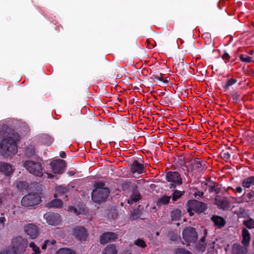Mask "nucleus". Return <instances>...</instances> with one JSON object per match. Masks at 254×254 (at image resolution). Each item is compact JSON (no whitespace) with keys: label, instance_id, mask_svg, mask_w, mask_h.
<instances>
[{"label":"nucleus","instance_id":"obj_1","mask_svg":"<svg viewBox=\"0 0 254 254\" xmlns=\"http://www.w3.org/2000/svg\"><path fill=\"white\" fill-rule=\"evenodd\" d=\"M17 140L15 136H9L2 139L0 136V154L8 157L16 154L17 150Z\"/></svg>","mask_w":254,"mask_h":254},{"label":"nucleus","instance_id":"obj_2","mask_svg":"<svg viewBox=\"0 0 254 254\" xmlns=\"http://www.w3.org/2000/svg\"><path fill=\"white\" fill-rule=\"evenodd\" d=\"M166 180L170 183V188H175L177 186H179L183 184V179L178 172L169 171L166 173Z\"/></svg>","mask_w":254,"mask_h":254},{"label":"nucleus","instance_id":"obj_3","mask_svg":"<svg viewBox=\"0 0 254 254\" xmlns=\"http://www.w3.org/2000/svg\"><path fill=\"white\" fill-rule=\"evenodd\" d=\"M11 245L13 250L17 253L20 254L25 251L28 246V241L21 236H16L12 239Z\"/></svg>","mask_w":254,"mask_h":254},{"label":"nucleus","instance_id":"obj_4","mask_svg":"<svg viewBox=\"0 0 254 254\" xmlns=\"http://www.w3.org/2000/svg\"><path fill=\"white\" fill-rule=\"evenodd\" d=\"M24 166L30 173L38 177L42 176L43 169L40 163L33 161H26L24 163Z\"/></svg>","mask_w":254,"mask_h":254},{"label":"nucleus","instance_id":"obj_5","mask_svg":"<svg viewBox=\"0 0 254 254\" xmlns=\"http://www.w3.org/2000/svg\"><path fill=\"white\" fill-rule=\"evenodd\" d=\"M187 211L190 216H192L193 213L192 211L200 213L204 211L206 208V204L196 200H190L187 203Z\"/></svg>","mask_w":254,"mask_h":254},{"label":"nucleus","instance_id":"obj_6","mask_svg":"<svg viewBox=\"0 0 254 254\" xmlns=\"http://www.w3.org/2000/svg\"><path fill=\"white\" fill-rule=\"evenodd\" d=\"M41 201V197L38 193H29L23 196L21 199L22 205L26 207L37 205Z\"/></svg>","mask_w":254,"mask_h":254},{"label":"nucleus","instance_id":"obj_7","mask_svg":"<svg viewBox=\"0 0 254 254\" xmlns=\"http://www.w3.org/2000/svg\"><path fill=\"white\" fill-rule=\"evenodd\" d=\"M109 192V189H95L92 192V199L96 203H100L106 200Z\"/></svg>","mask_w":254,"mask_h":254},{"label":"nucleus","instance_id":"obj_8","mask_svg":"<svg viewBox=\"0 0 254 254\" xmlns=\"http://www.w3.org/2000/svg\"><path fill=\"white\" fill-rule=\"evenodd\" d=\"M183 239L187 243H194L197 238V235L194 228L188 227L185 228L183 231ZM187 245L189 244L187 243Z\"/></svg>","mask_w":254,"mask_h":254},{"label":"nucleus","instance_id":"obj_9","mask_svg":"<svg viewBox=\"0 0 254 254\" xmlns=\"http://www.w3.org/2000/svg\"><path fill=\"white\" fill-rule=\"evenodd\" d=\"M44 217L49 225H57L61 222V216L58 213L48 212L44 215Z\"/></svg>","mask_w":254,"mask_h":254},{"label":"nucleus","instance_id":"obj_10","mask_svg":"<svg viewBox=\"0 0 254 254\" xmlns=\"http://www.w3.org/2000/svg\"><path fill=\"white\" fill-rule=\"evenodd\" d=\"M51 166L54 173L61 174L64 171L66 164L64 160L58 159L52 162Z\"/></svg>","mask_w":254,"mask_h":254},{"label":"nucleus","instance_id":"obj_11","mask_svg":"<svg viewBox=\"0 0 254 254\" xmlns=\"http://www.w3.org/2000/svg\"><path fill=\"white\" fill-rule=\"evenodd\" d=\"M25 232L32 239H35L39 234L37 226L33 224H28L24 226Z\"/></svg>","mask_w":254,"mask_h":254},{"label":"nucleus","instance_id":"obj_12","mask_svg":"<svg viewBox=\"0 0 254 254\" xmlns=\"http://www.w3.org/2000/svg\"><path fill=\"white\" fill-rule=\"evenodd\" d=\"M73 235L80 241H85L87 237V232L82 227H77L73 229Z\"/></svg>","mask_w":254,"mask_h":254},{"label":"nucleus","instance_id":"obj_13","mask_svg":"<svg viewBox=\"0 0 254 254\" xmlns=\"http://www.w3.org/2000/svg\"><path fill=\"white\" fill-rule=\"evenodd\" d=\"M117 238L116 234L110 232H106L101 235L100 243L103 244H107L110 241H115Z\"/></svg>","mask_w":254,"mask_h":254},{"label":"nucleus","instance_id":"obj_14","mask_svg":"<svg viewBox=\"0 0 254 254\" xmlns=\"http://www.w3.org/2000/svg\"><path fill=\"white\" fill-rule=\"evenodd\" d=\"M131 188L132 190V194L131 195L129 199L127 200V202L129 204H132L133 202H136L141 199L140 193L136 189V186H132Z\"/></svg>","mask_w":254,"mask_h":254},{"label":"nucleus","instance_id":"obj_15","mask_svg":"<svg viewBox=\"0 0 254 254\" xmlns=\"http://www.w3.org/2000/svg\"><path fill=\"white\" fill-rule=\"evenodd\" d=\"M248 250L246 247L238 244H234L232 248V254H247Z\"/></svg>","mask_w":254,"mask_h":254},{"label":"nucleus","instance_id":"obj_16","mask_svg":"<svg viewBox=\"0 0 254 254\" xmlns=\"http://www.w3.org/2000/svg\"><path fill=\"white\" fill-rule=\"evenodd\" d=\"M144 165L139 163L137 161L134 160L131 166V171L132 173H137L138 174H141L143 172Z\"/></svg>","mask_w":254,"mask_h":254},{"label":"nucleus","instance_id":"obj_17","mask_svg":"<svg viewBox=\"0 0 254 254\" xmlns=\"http://www.w3.org/2000/svg\"><path fill=\"white\" fill-rule=\"evenodd\" d=\"M211 220L218 228H222L226 224L225 219L221 216L214 215L211 218Z\"/></svg>","mask_w":254,"mask_h":254},{"label":"nucleus","instance_id":"obj_18","mask_svg":"<svg viewBox=\"0 0 254 254\" xmlns=\"http://www.w3.org/2000/svg\"><path fill=\"white\" fill-rule=\"evenodd\" d=\"M0 171L8 175L13 172V169L10 164L2 162H0Z\"/></svg>","mask_w":254,"mask_h":254},{"label":"nucleus","instance_id":"obj_19","mask_svg":"<svg viewBox=\"0 0 254 254\" xmlns=\"http://www.w3.org/2000/svg\"><path fill=\"white\" fill-rule=\"evenodd\" d=\"M242 243L244 247L247 248L249 245L251 237L249 232L246 228H243L242 230Z\"/></svg>","mask_w":254,"mask_h":254},{"label":"nucleus","instance_id":"obj_20","mask_svg":"<svg viewBox=\"0 0 254 254\" xmlns=\"http://www.w3.org/2000/svg\"><path fill=\"white\" fill-rule=\"evenodd\" d=\"M215 203L221 209H224L229 207V201L226 198H215Z\"/></svg>","mask_w":254,"mask_h":254},{"label":"nucleus","instance_id":"obj_21","mask_svg":"<svg viewBox=\"0 0 254 254\" xmlns=\"http://www.w3.org/2000/svg\"><path fill=\"white\" fill-rule=\"evenodd\" d=\"M243 187L249 188L251 186L254 185V177L250 176L244 179L242 183Z\"/></svg>","mask_w":254,"mask_h":254},{"label":"nucleus","instance_id":"obj_22","mask_svg":"<svg viewBox=\"0 0 254 254\" xmlns=\"http://www.w3.org/2000/svg\"><path fill=\"white\" fill-rule=\"evenodd\" d=\"M103 254H117V250L115 245H109L103 250Z\"/></svg>","mask_w":254,"mask_h":254},{"label":"nucleus","instance_id":"obj_23","mask_svg":"<svg viewBox=\"0 0 254 254\" xmlns=\"http://www.w3.org/2000/svg\"><path fill=\"white\" fill-rule=\"evenodd\" d=\"M56 193H55L54 196L57 198L60 196L62 194L65 193L68 191V189L66 187L59 186L56 188Z\"/></svg>","mask_w":254,"mask_h":254},{"label":"nucleus","instance_id":"obj_24","mask_svg":"<svg viewBox=\"0 0 254 254\" xmlns=\"http://www.w3.org/2000/svg\"><path fill=\"white\" fill-rule=\"evenodd\" d=\"M208 191L210 193L214 191L216 193H218L220 189L218 188V184L214 182L210 183L208 185Z\"/></svg>","mask_w":254,"mask_h":254},{"label":"nucleus","instance_id":"obj_25","mask_svg":"<svg viewBox=\"0 0 254 254\" xmlns=\"http://www.w3.org/2000/svg\"><path fill=\"white\" fill-rule=\"evenodd\" d=\"M35 148L34 146L33 145H29L27 146L25 150V155L28 157L32 156L35 154Z\"/></svg>","mask_w":254,"mask_h":254},{"label":"nucleus","instance_id":"obj_26","mask_svg":"<svg viewBox=\"0 0 254 254\" xmlns=\"http://www.w3.org/2000/svg\"><path fill=\"white\" fill-rule=\"evenodd\" d=\"M181 211L176 209L171 212V217L173 220H178L181 218Z\"/></svg>","mask_w":254,"mask_h":254},{"label":"nucleus","instance_id":"obj_27","mask_svg":"<svg viewBox=\"0 0 254 254\" xmlns=\"http://www.w3.org/2000/svg\"><path fill=\"white\" fill-rule=\"evenodd\" d=\"M185 193V191H180L176 190L174 191L172 194V200L173 201L177 200L178 198H180Z\"/></svg>","mask_w":254,"mask_h":254},{"label":"nucleus","instance_id":"obj_28","mask_svg":"<svg viewBox=\"0 0 254 254\" xmlns=\"http://www.w3.org/2000/svg\"><path fill=\"white\" fill-rule=\"evenodd\" d=\"M29 247L32 249L33 253L32 254H40L41 251L39 247H38L34 242H31L29 244Z\"/></svg>","mask_w":254,"mask_h":254},{"label":"nucleus","instance_id":"obj_29","mask_svg":"<svg viewBox=\"0 0 254 254\" xmlns=\"http://www.w3.org/2000/svg\"><path fill=\"white\" fill-rule=\"evenodd\" d=\"M16 187L19 190H26L28 188V185L25 181H19L17 183Z\"/></svg>","mask_w":254,"mask_h":254},{"label":"nucleus","instance_id":"obj_30","mask_svg":"<svg viewBox=\"0 0 254 254\" xmlns=\"http://www.w3.org/2000/svg\"><path fill=\"white\" fill-rule=\"evenodd\" d=\"M63 205V202L60 199H55L50 203V206L53 207H61Z\"/></svg>","mask_w":254,"mask_h":254},{"label":"nucleus","instance_id":"obj_31","mask_svg":"<svg viewBox=\"0 0 254 254\" xmlns=\"http://www.w3.org/2000/svg\"><path fill=\"white\" fill-rule=\"evenodd\" d=\"M55 254H75V253L70 249L63 248L58 250Z\"/></svg>","mask_w":254,"mask_h":254},{"label":"nucleus","instance_id":"obj_32","mask_svg":"<svg viewBox=\"0 0 254 254\" xmlns=\"http://www.w3.org/2000/svg\"><path fill=\"white\" fill-rule=\"evenodd\" d=\"M243 223L245 226L249 229L254 228V220L252 218H249L247 220H244Z\"/></svg>","mask_w":254,"mask_h":254},{"label":"nucleus","instance_id":"obj_33","mask_svg":"<svg viewBox=\"0 0 254 254\" xmlns=\"http://www.w3.org/2000/svg\"><path fill=\"white\" fill-rule=\"evenodd\" d=\"M205 237H203V238L201 239L200 241L197 245V249L203 252L205 249V244L204 243Z\"/></svg>","mask_w":254,"mask_h":254},{"label":"nucleus","instance_id":"obj_34","mask_svg":"<svg viewBox=\"0 0 254 254\" xmlns=\"http://www.w3.org/2000/svg\"><path fill=\"white\" fill-rule=\"evenodd\" d=\"M134 245L144 249L146 247L147 245L144 241L141 239H138L134 242Z\"/></svg>","mask_w":254,"mask_h":254},{"label":"nucleus","instance_id":"obj_35","mask_svg":"<svg viewBox=\"0 0 254 254\" xmlns=\"http://www.w3.org/2000/svg\"><path fill=\"white\" fill-rule=\"evenodd\" d=\"M42 141L45 144L50 145L52 143L53 140L49 135L46 134L43 135L42 137Z\"/></svg>","mask_w":254,"mask_h":254},{"label":"nucleus","instance_id":"obj_36","mask_svg":"<svg viewBox=\"0 0 254 254\" xmlns=\"http://www.w3.org/2000/svg\"><path fill=\"white\" fill-rule=\"evenodd\" d=\"M215 243L213 242L211 244H209V247L207 249L206 254H217V252L214 249V245Z\"/></svg>","mask_w":254,"mask_h":254},{"label":"nucleus","instance_id":"obj_37","mask_svg":"<svg viewBox=\"0 0 254 254\" xmlns=\"http://www.w3.org/2000/svg\"><path fill=\"white\" fill-rule=\"evenodd\" d=\"M205 163V162H200L199 160H196L194 163V167L200 170H202L203 169V166H204Z\"/></svg>","mask_w":254,"mask_h":254},{"label":"nucleus","instance_id":"obj_38","mask_svg":"<svg viewBox=\"0 0 254 254\" xmlns=\"http://www.w3.org/2000/svg\"><path fill=\"white\" fill-rule=\"evenodd\" d=\"M175 254H192L190 251L183 248H178L175 250Z\"/></svg>","mask_w":254,"mask_h":254},{"label":"nucleus","instance_id":"obj_39","mask_svg":"<svg viewBox=\"0 0 254 254\" xmlns=\"http://www.w3.org/2000/svg\"><path fill=\"white\" fill-rule=\"evenodd\" d=\"M240 58L243 62L250 63L252 61V58L245 55H240Z\"/></svg>","mask_w":254,"mask_h":254},{"label":"nucleus","instance_id":"obj_40","mask_svg":"<svg viewBox=\"0 0 254 254\" xmlns=\"http://www.w3.org/2000/svg\"><path fill=\"white\" fill-rule=\"evenodd\" d=\"M236 79L234 78H231L228 80L227 82L224 86V88L225 89H228L229 86L234 85L235 83H236Z\"/></svg>","mask_w":254,"mask_h":254},{"label":"nucleus","instance_id":"obj_41","mask_svg":"<svg viewBox=\"0 0 254 254\" xmlns=\"http://www.w3.org/2000/svg\"><path fill=\"white\" fill-rule=\"evenodd\" d=\"M170 196H163L159 199V202L162 203L163 204H167L169 202L170 199Z\"/></svg>","mask_w":254,"mask_h":254},{"label":"nucleus","instance_id":"obj_42","mask_svg":"<svg viewBox=\"0 0 254 254\" xmlns=\"http://www.w3.org/2000/svg\"><path fill=\"white\" fill-rule=\"evenodd\" d=\"M105 184L102 182H98L95 184V189L104 190L108 189L107 187H105Z\"/></svg>","mask_w":254,"mask_h":254},{"label":"nucleus","instance_id":"obj_43","mask_svg":"<svg viewBox=\"0 0 254 254\" xmlns=\"http://www.w3.org/2000/svg\"><path fill=\"white\" fill-rule=\"evenodd\" d=\"M0 254H18L12 249H9L3 251Z\"/></svg>","mask_w":254,"mask_h":254},{"label":"nucleus","instance_id":"obj_44","mask_svg":"<svg viewBox=\"0 0 254 254\" xmlns=\"http://www.w3.org/2000/svg\"><path fill=\"white\" fill-rule=\"evenodd\" d=\"M175 65H178L179 66L180 65H183L184 63V59L183 58H176L175 60Z\"/></svg>","mask_w":254,"mask_h":254},{"label":"nucleus","instance_id":"obj_45","mask_svg":"<svg viewBox=\"0 0 254 254\" xmlns=\"http://www.w3.org/2000/svg\"><path fill=\"white\" fill-rule=\"evenodd\" d=\"M130 187V183L129 182H125L122 184V189L124 190H127Z\"/></svg>","mask_w":254,"mask_h":254},{"label":"nucleus","instance_id":"obj_46","mask_svg":"<svg viewBox=\"0 0 254 254\" xmlns=\"http://www.w3.org/2000/svg\"><path fill=\"white\" fill-rule=\"evenodd\" d=\"M247 197L249 199H252L254 198V191H251L247 194Z\"/></svg>","mask_w":254,"mask_h":254},{"label":"nucleus","instance_id":"obj_47","mask_svg":"<svg viewBox=\"0 0 254 254\" xmlns=\"http://www.w3.org/2000/svg\"><path fill=\"white\" fill-rule=\"evenodd\" d=\"M69 210L70 211H73L77 215H78L80 213V212L78 211L77 209L74 207H70L69 208Z\"/></svg>","mask_w":254,"mask_h":254},{"label":"nucleus","instance_id":"obj_48","mask_svg":"<svg viewBox=\"0 0 254 254\" xmlns=\"http://www.w3.org/2000/svg\"><path fill=\"white\" fill-rule=\"evenodd\" d=\"M203 195V192L202 191H198L197 192H195L194 193V195L195 197L198 198V197H201Z\"/></svg>","mask_w":254,"mask_h":254},{"label":"nucleus","instance_id":"obj_49","mask_svg":"<svg viewBox=\"0 0 254 254\" xmlns=\"http://www.w3.org/2000/svg\"><path fill=\"white\" fill-rule=\"evenodd\" d=\"M50 240H46L45 241V243L44 244L42 245V249H46V247H47V246H50Z\"/></svg>","mask_w":254,"mask_h":254},{"label":"nucleus","instance_id":"obj_50","mask_svg":"<svg viewBox=\"0 0 254 254\" xmlns=\"http://www.w3.org/2000/svg\"><path fill=\"white\" fill-rule=\"evenodd\" d=\"M240 94L238 92H235L233 94V98L234 100H237L239 99Z\"/></svg>","mask_w":254,"mask_h":254},{"label":"nucleus","instance_id":"obj_51","mask_svg":"<svg viewBox=\"0 0 254 254\" xmlns=\"http://www.w3.org/2000/svg\"><path fill=\"white\" fill-rule=\"evenodd\" d=\"M155 78L160 80V81H163L164 82H168V80L166 79V80H163L162 78V74H160V75L159 76H157Z\"/></svg>","mask_w":254,"mask_h":254},{"label":"nucleus","instance_id":"obj_52","mask_svg":"<svg viewBox=\"0 0 254 254\" xmlns=\"http://www.w3.org/2000/svg\"><path fill=\"white\" fill-rule=\"evenodd\" d=\"M222 155L225 159H228L230 157V154L228 152H223Z\"/></svg>","mask_w":254,"mask_h":254},{"label":"nucleus","instance_id":"obj_53","mask_svg":"<svg viewBox=\"0 0 254 254\" xmlns=\"http://www.w3.org/2000/svg\"><path fill=\"white\" fill-rule=\"evenodd\" d=\"M6 221V219L4 217H0V223L4 225V224Z\"/></svg>","mask_w":254,"mask_h":254},{"label":"nucleus","instance_id":"obj_54","mask_svg":"<svg viewBox=\"0 0 254 254\" xmlns=\"http://www.w3.org/2000/svg\"><path fill=\"white\" fill-rule=\"evenodd\" d=\"M230 56L227 53H225L223 56L222 58L225 60H229Z\"/></svg>","mask_w":254,"mask_h":254},{"label":"nucleus","instance_id":"obj_55","mask_svg":"<svg viewBox=\"0 0 254 254\" xmlns=\"http://www.w3.org/2000/svg\"><path fill=\"white\" fill-rule=\"evenodd\" d=\"M121 254H131V251L130 250H125Z\"/></svg>","mask_w":254,"mask_h":254},{"label":"nucleus","instance_id":"obj_56","mask_svg":"<svg viewBox=\"0 0 254 254\" xmlns=\"http://www.w3.org/2000/svg\"><path fill=\"white\" fill-rule=\"evenodd\" d=\"M242 188L240 187H238L236 188V190L238 193H241L242 192Z\"/></svg>","mask_w":254,"mask_h":254},{"label":"nucleus","instance_id":"obj_57","mask_svg":"<svg viewBox=\"0 0 254 254\" xmlns=\"http://www.w3.org/2000/svg\"><path fill=\"white\" fill-rule=\"evenodd\" d=\"M60 156L62 157V158H65L66 157V154H65V153L64 152H63L61 154H60Z\"/></svg>","mask_w":254,"mask_h":254},{"label":"nucleus","instance_id":"obj_58","mask_svg":"<svg viewBox=\"0 0 254 254\" xmlns=\"http://www.w3.org/2000/svg\"><path fill=\"white\" fill-rule=\"evenodd\" d=\"M56 243V241L55 240H52L51 241H50V245H53Z\"/></svg>","mask_w":254,"mask_h":254},{"label":"nucleus","instance_id":"obj_59","mask_svg":"<svg viewBox=\"0 0 254 254\" xmlns=\"http://www.w3.org/2000/svg\"><path fill=\"white\" fill-rule=\"evenodd\" d=\"M249 53L251 55H253L254 53V51L253 50H252V51H250Z\"/></svg>","mask_w":254,"mask_h":254},{"label":"nucleus","instance_id":"obj_60","mask_svg":"<svg viewBox=\"0 0 254 254\" xmlns=\"http://www.w3.org/2000/svg\"><path fill=\"white\" fill-rule=\"evenodd\" d=\"M2 203V199L0 197V205Z\"/></svg>","mask_w":254,"mask_h":254},{"label":"nucleus","instance_id":"obj_61","mask_svg":"<svg viewBox=\"0 0 254 254\" xmlns=\"http://www.w3.org/2000/svg\"><path fill=\"white\" fill-rule=\"evenodd\" d=\"M156 235L158 236L159 235V232H156Z\"/></svg>","mask_w":254,"mask_h":254}]
</instances>
